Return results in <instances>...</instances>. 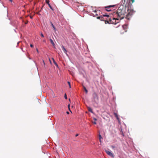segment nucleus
I'll list each match as a JSON object with an SVG mask.
<instances>
[{
	"label": "nucleus",
	"instance_id": "f257e3e1",
	"mask_svg": "<svg viewBox=\"0 0 158 158\" xmlns=\"http://www.w3.org/2000/svg\"><path fill=\"white\" fill-rule=\"evenodd\" d=\"M126 10L123 8V6L119 7L116 12H114V15L118 16L117 20L122 19L125 17L126 18Z\"/></svg>",
	"mask_w": 158,
	"mask_h": 158
},
{
	"label": "nucleus",
	"instance_id": "f03ea898",
	"mask_svg": "<svg viewBox=\"0 0 158 158\" xmlns=\"http://www.w3.org/2000/svg\"><path fill=\"white\" fill-rule=\"evenodd\" d=\"M103 16L104 17H107L108 18V19L110 20V23L111 24H116L119 22V20H117L118 17L116 19L114 18H112L111 19V18H109L110 16L108 15H103Z\"/></svg>",
	"mask_w": 158,
	"mask_h": 158
},
{
	"label": "nucleus",
	"instance_id": "7ed1b4c3",
	"mask_svg": "<svg viewBox=\"0 0 158 158\" xmlns=\"http://www.w3.org/2000/svg\"><path fill=\"white\" fill-rule=\"evenodd\" d=\"M127 10L128 13L127 14H126V18L127 19L129 20L135 12V11L131 9H128Z\"/></svg>",
	"mask_w": 158,
	"mask_h": 158
},
{
	"label": "nucleus",
	"instance_id": "20e7f679",
	"mask_svg": "<svg viewBox=\"0 0 158 158\" xmlns=\"http://www.w3.org/2000/svg\"><path fill=\"white\" fill-rule=\"evenodd\" d=\"M94 101L95 103H98L99 101V98L98 94L96 92H94L92 94Z\"/></svg>",
	"mask_w": 158,
	"mask_h": 158
},
{
	"label": "nucleus",
	"instance_id": "39448f33",
	"mask_svg": "<svg viewBox=\"0 0 158 158\" xmlns=\"http://www.w3.org/2000/svg\"><path fill=\"white\" fill-rule=\"evenodd\" d=\"M115 6V5H110L105 7V9L106 10L108 11H111V10L110 9V8L111 7H114Z\"/></svg>",
	"mask_w": 158,
	"mask_h": 158
},
{
	"label": "nucleus",
	"instance_id": "423d86ee",
	"mask_svg": "<svg viewBox=\"0 0 158 158\" xmlns=\"http://www.w3.org/2000/svg\"><path fill=\"white\" fill-rule=\"evenodd\" d=\"M105 152H106V153L109 156H110L111 157L113 158L114 157V156L113 154L110 152L106 150H105Z\"/></svg>",
	"mask_w": 158,
	"mask_h": 158
},
{
	"label": "nucleus",
	"instance_id": "0eeeda50",
	"mask_svg": "<svg viewBox=\"0 0 158 158\" xmlns=\"http://www.w3.org/2000/svg\"><path fill=\"white\" fill-rule=\"evenodd\" d=\"M104 17L102 16H98L97 17V19H100L101 21H103L105 20L106 18H104L105 17L103 16Z\"/></svg>",
	"mask_w": 158,
	"mask_h": 158
},
{
	"label": "nucleus",
	"instance_id": "6e6552de",
	"mask_svg": "<svg viewBox=\"0 0 158 158\" xmlns=\"http://www.w3.org/2000/svg\"><path fill=\"white\" fill-rule=\"evenodd\" d=\"M46 3L49 6V7L52 10H53L52 7L49 4V0H46Z\"/></svg>",
	"mask_w": 158,
	"mask_h": 158
},
{
	"label": "nucleus",
	"instance_id": "1a4fd4ad",
	"mask_svg": "<svg viewBox=\"0 0 158 158\" xmlns=\"http://www.w3.org/2000/svg\"><path fill=\"white\" fill-rule=\"evenodd\" d=\"M104 21H105V23L106 24H107V23L111 24L110 23V20L109 19H106L105 20H104Z\"/></svg>",
	"mask_w": 158,
	"mask_h": 158
},
{
	"label": "nucleus",
	"instance_id": "9d476101",
	"mask_svg": "<svg viewBox=\"0 0 158 158\" xmlns=\"http://www.w3.org/2000/svg\"><path fill=\"white\" fill-rule=\"evenodd\" d=\"M135 2V0H127V2H129L130 4H132V3H134Z\"/></svg>",
	"mask_w": 158,
	"mask_h": 158
},
{
	"label": "nucleus",
	"instance_id": "9b49d317",
	"mask_svg": "<svg viewBox=\"0 0 158 158\" xmlns=\"http://www.w3.org/2000/svg\"><path fill=\"white\" fill-rule=\"evenodd\" d=\"M50 42L52 44L53 46L54 47H55V43L53 42V41L52 40V39H50Z\"/></svg>",
	"mask_w": 158,
	"mask_h": 158
},
{
	"label": "nucleus",
	"instance_id": "f8f14e48",
	"mask_svg": "<svg viewBox=\"0 0 158 158\" xmlns=\"http://www.w3.org/2000/svg\"><path fill=\"white\" fill-rule=\"evenodd\" d=\"M62 48L64 52L65 53H66L67 52V51L65 49V48H64V46H62Z\"/></svg>",
	"mask_w": 158,
	"mask_h": 158
},
{
	"label": "nucleus",
	"instance_id": "ddd939ff",
	"mask_svg": "<svg viewBox=\"0 0 158 158\" xmlns=\"http://www.w3.org/2000/svg\"><path fill=\"white\" fill-rule=\"evenodd\" d=\"M88 110L90 112L92 113H93V111L91 108L90 107H88Z\"/></svg>",
	"mask_w": 158,
	"mask_h": 158
},
{
	"label": "nucleus",
	"instance_id": "4468645a",
	"mask_svg": "<svg viewBox=\"0 0 158 158\" xmlns=\"http://www.w3.org/2000/svg\"><path fill=\"white\" fill-rule=\"evenodd\" d=\"M52 59L53 60V63H54V64H55V65L56 66H58V65L56 63V61H55V60H54V59L53 58H52Z\"/></svg>",
	"mask_w": 158,
	"mask_h": 158
},
{
	"label": "nucleus",
	"instance_id": "2eb2a0df",
	"mask_svg": "<svg viewBox=\"0 0 158 158\" xmlns=\"http://www.w3.org/2000/svg\"><path fill=\"white\" fill-rule=\"evenodd\" d=\"M99 140L100 142H101V139L102 138L101 135H99Z\"/></svg>",
	"mask_w": 158,
	"mask_h": 158
},
{
	"label": "nucleus",
	"instance_id": "dca6fc26",
	"mask_svg": "<svg viewBox=\"0 0 158 158\" xmlns=\"http://www.w3.org/2000/svg\"><path fill=\"white\" fill-rule=\"evenodd\" d=\"M51 24L54 30L56 31V28H55V26L53 25V24H52V22L51 23Z\"/></svg>",
	"mask_w": 158,
	"mask_h": 158
},
{
	"label": "nucleus",
	"instance_id": "f3484780",
	"mask_svg": "<svg viewBox=\"0 0 158 158\" xmlns=\"http://www.w3.org/2000/svg\"><path fill=\"white\" fill-rule=\"evenodd\" d=\"M83 88H84V90H85L86 93H88V90H87L86 89V88L84 86H83Z\"/></svg>",
	"mask_w": 158,
	"mask_h": 158
},
{
	"label": "nucleus",
	"instance_id": "a211bd4d",
	"mask_svg": "<svg viewBox=\"0 0 158 158\" xmlns=\"http://www.w3.org/2000/svg\"><path fill=\"white\" fill-rule=\"evenodd\" d=\"M97 11L95 10L94 11V14H93L94 15H98L97 14Z\"/></svg>",
	"mask_w": 158,
	"mask_h": 158
},
{
	"label": "nucleus",
	"instance_id": "6ab92c4d",
	"mask_svg": "<svg viewBox=\"0 0 158 158\" xmlns=\"http://www.w3.org/2000/svg\"><path fill=\"white\" fill-rule=\"evenodd\" d=\"M68 83L69 86V88H71V86L70 82L69 81H68Z\"/></svg>",
	"mask_w": 158,
	"mask_h": 158
},
{
	"label": "nucleus",
	"instance_id": "aec40b11",
	"mask_svg": "<svg viewBox=\"0 0 158 158\" xmlns=\"http://www.w3.org/2000/svg\"><path fill=\"white\" fill-rule=\"evenodd\" d=\"M64 97L65 99H67V95H66V94H64Z\"/></svg>",
	"mask_w": 158,
	"mask_h": 158
},
{
	"label": "nucleus",
	"instance_id": "412c9836",
	"mask_svg": "<svg viewBox=\"0 0 158 158\" xmlns=\"http://www.w3.org/2000/svg\"><path fill=\"white\" fill-rule=\"evenodd\" d=\"M40 35L42 37H44V35L41 32L40 33Z\"/></svg>",
	"mask_w": 158,
	"mask_h": 158
},
{
	"label": "nucleus",
	"instance_id": "4be33fe9",
	"mask_svg": "<svg viewBox=\"0 0 158 158\" xmlns=\"http://www.w3.org/2000/svg\"><path fill=\"white\" fill-rule=\"evenodd\" d=\"M115 115L116 117L117 118H118V117L117 114L116 113H115Z\"/></svg>",
	"mask_w": 158,
	"mask_h": 158
},
{
	"label": "nucleus",
	"instance_id": "5701e85b",
	"mask_svg": "<svg viewBox=\"0 0 158 158\" xmlns=\"http://www.w3.org/2000/svg\"><path fill=\"white\" fill-rule=\"evenodd\" d=\"M30 46V47H31V48H32L33 47V45L32 44H31Z\"/></svg>",
	"mask_w": 158,
	"mask_h": 158
},
{
	"label": "nucleus",
	"instance_id": "b1692460",
	"mask_svg": "<svg viewBox=\"0 0 158 158\" xmlns=\"http://www.w3.org/2000/svg\"><path fill=\"white\" fill-rule=\"evenodd\" d=\"M93 123L94 124H96V123L95 122H93Z\"/></svg>",
	"mask_w": 158,
	"mask_h": 158
},
{
	"label": "nucleus",
	"instance_id": "393cba45",
	"mask_svg": "<svg viewBox=\"0 0 158 158\" xmlns=\"http://www.w3.org/2000/svg\"><path fill=\"white\" fill-rule=\"evenodd\" d=\"M28 22V21H27L26 22H25V24H27V23Z\"/></svg>",
	"mask_w": 158,
	"mask_h": 158
},
{
	"label": "nucleus",
	"instance_id": "a878e982",
	"mask_svg": "<svg viewBox=\"0 0 158 158\" xmlns=\"http://www.w3.org/2000/svg\"><path fill=\"white\" fill-rule=\"evenodd\" d=\"M78 134H77L76 135V136L77 137V136H78Z\"/></svg>",
	"mask_w": 158,
	"mask_h": 158
},
{
	"label": "nucleus",
	"instance_id": "bb28decb",
	"mask_svg": "<svg viewBox=\"0 0 158 158\" xmlns=\"http://www.w3.org/2000/svg\"><path fill=\"white\" fill-rule=\"evenodd\" d=\"M66 113H67L68 114H69V112H68V111H67V112H66Z\"/></svg>",
	"mask_w": 158,
	"mask_h": 158
},
{
	"label": "nucleus",
	"instance_id": "cd10ccee",
	"mask_svg": "<svg viewBox=\"0 0 158 158\" xmlns=\"http://www.w3.org/2000/svg\"><path fill=\"white\" fill-rule=\"evenodd\" d=\"M10 2H12V0H9Z\"/></svg>",
	"mask_w": 158,
	"mask_h": 158
},
{
	"label": "nucleus",
	"instance_id": "c85d7f7f",
	"mask_svg": "<svg viewBox=\"0 0 158 158\" xmlns=\"http://www.w3.org/2000/svg\"><path fill=\"white\" fill-rule=\"evenodd\" d=\"M43 41L44 42H45V40H44Z\"/></svg>",
	"mask_w": 158,
	"mask_h": 158
},
{
	"label": "nucleus",
	"instance_id": "c756f323",
	"mask_svg": "<svg viewBox=\"0 0 158 158\" xmlns=\"http://www.w3.org/2000/svg\"><path fill=\"white\" fill-rule=\"evenodd\" d=\"M94 120H96V118H94Z\"/></svg>",
	"mask_w": 158,
	"mask_h": 158
},
{
	"label": "nucleus",
	"instance_id": "7c9ffc66",
	"mask_svg": "<svg viewBox=\"0 0 158 158\" xmlns=\"http://www.w3.org/2000/svg\"><path fill=\"white\" fill-rule=\"evenodd\" d=\"M37 51H38V49H37Z\"/></svg>",
	"mask_w": 158,
	"mask_h": 158
}]
</instances>
